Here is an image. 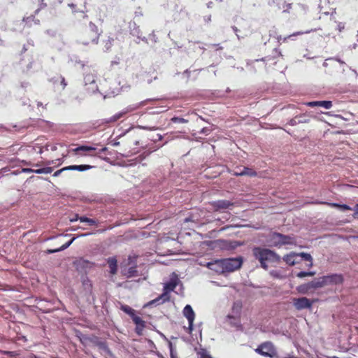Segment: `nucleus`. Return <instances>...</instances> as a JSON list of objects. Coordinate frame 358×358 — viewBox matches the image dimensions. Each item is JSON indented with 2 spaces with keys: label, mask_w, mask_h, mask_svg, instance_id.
<instances>
[{
  "label": "nucleus",
  "mask_w": 358,
  "mask_h": 358,
  "mask_svg": "<svg viewBox=\"0 0 358 358\" xmlns=\"http://www.w3.org/2000/svg\"><path fill=\"white\" fill-rule=\"evenodd\" d=\"M79 218H80V217H79L78 215H75L72 218L70 219V222H76L79 220Z\"/></svg>",
  "instance_id": "4c0bfd02"
},
{
  "label": "nucleus",
  "mask_w": 358,
  "mask_h": 358,
  "mask_svg": "<svg viewBox=\"0 0 358 358\" xmlns=\"http://www.w3.org/2000/svg\"><path fill=\"white\" fill-rule=\"evenodd\" d=\"M298 255H299V257H301L304 260L310 262V264H308L309 267H311L313 266V258L310 254L305 253V252H301V253H299Z\"/></svg>",
  "instance_id": "a878e982"
},
{
  "label": "nucleus",
  "mask_w": 358,
  "mask_h": 358,
  "mask_svg": "<svg viewBox=\"0 0 358 358\" xmlns=\"http://www.w3.org/2000/svg\"><path fill=\"white\" fill-rule=\"evenodd\" d=\"M96 148L93 146L81 145L73 150L76 155L79 156H94L91 152L95 151Z\"/></svg>",
  "instance_id": "9b49d317"
},
{
  "label": "nucleus",
  "mask_w": 358,
  "mask_h": 358,
  "mask_svg": "<svg viewBox=\"0 0 358 358\" xmlns=\"http://www.w3.org/2000/svg\"><path fill=\"white\" fill-rule=\"evenodd\" d=\"M60 85L62 86V89L64 90L66 86V83L64 78H61Z\"/></svg>",
  "instance_id": "e433bc0d"
},
{
  "label": "nucleus",
  "mask_w": 358,
  "mask_h": 358,
  "mask_svg": "<svg viewBox=\"0 0 358 358\" xmlns=\"http://www.w3.org/2000/svg\"><path fill=\"white\" fill-rule=\"evenodd\" d=\"M172 120L174 122H187V120H185V119H183V118H178V117L172 118Z\"/></svg>",
  "instance_id": "f704fd0d"
},
{
  "label": "nucleus",
  "mask_w": 358,
  "mask_h": 358,
  "mask_svg": "<svg viewBox=\"0 0 358 358\" xmlns=\"http://www.w3.org/2000/svg\"><path fill=\"white\" fill-rule=\"evenodd\" d=\"M205 266L217 273H224L222 259L207 262Z\"/></svg>",
  "instance_id": "f8f14e48"
},
{
  "label": "nucleus",
  "mask_w": 358,
  "mask_h": 358,
  "mask_svg": "<svg viewBox=\"0 0 358 358\" xmlns=\"http://www.w3.org/2000/svg\"><path fill=\"white\" fill-rule=\"evenodd\" d=\"M336 117H341V115H336Z\"/></svg>",
  "instance_id": "4d7b16f0"
},
{
  "label": "nucleus",
  "mask_w": 358,
  "mask_h": 358,
  "mask_svg": "<svg viewBox=\"0 0 358 358\" xmlns=\"http://www.w3.org/2000/svg\"><path fill=\"white\" fill-rule=\"evenodd\" d=\"M122 310L125 313H128L130 315L133 316L134 315V310L131 308H130L129 306H123L122 307Z\"/></svg>",
  "instance_id": "473e14b6"
},
{
  "label": "nucleus",
  "mask_w": 358,
  "mask_h": 358,
  "mask_svg": "<svg viewBox=\"0 0 358 358\" xmlns=\"http://www.w3.org/2000/svg\"><path fill=\"white\" fill-rule=\"evenodd\" d=\"M321 287L327 285H339L343 282V278L341 275L333 274L330 275L324 276L318 279Z\"/></svg>",
  "instance_id": "0eeeda50"
},
{
  "label": "nucleus",
  "mask_w": 358,
  "mask_h": 358,
  "mask_svg": "<svg viewBox=\"0 0 358 358\" xmlns=\"http://www.w3.org/2000/svg\"><path fill=\"white\" fill-rule=\"evenodd\" d=\"M66 170H67V169H65V167H64V168H63V169H60V170H58V171H55V172L54 173L53 176H54V177H57V176H59L60 175V173H61L62 171H66Z\"/></svg>",
  "instance_id": "c9c22d12"
},
{
  "label": "nucleus",
  "mask_w": 358,
  "mask_h": 358,
  "mask_svg": "<svg viewBox=\"0 0 358 358\" xmlns=\"http://www.w3.org/2000/svg\"><path fill=\"white\" fill-rule=\"evenodd\" d=\"M32 149L39 153V154H42L43 153V147L41 145V143H36L34 144V145H32Z\"/></svg>",
  "instance_id": "c756f323"
},
{
  "label": "nucleus",
  "mask_w": 358,
  "mask_h": 358,
  "mask_svg": "<svg viewBox=\"0 0 358 358\" xmlns=\"http://www.w3.org/2000/svg\"><path fill=\"white\" fill-rule=\"evenodd\" d=\"M255 351L264 357L272 358L277 356L276 349L271 342H265L261 344Z\"/></svg>",
  "instance_id": "423d86ee"
},
{
  "label": "nucleus",
  "mask_w": 358,
  "mask_h": 358,
  "mask_svg": "<svg viewBox=\"0 0 358 358\" xmlns=\"http://www.w3.org/2000/svg\"><path fill=\"white\" fill-rule=\"evenodd\" d=\"M106 150H107V148L104 147L99 150V152H106Z\"/></svg>",
  "instance_id": "37998d69"
},
{
  "label": "nucleus",
  "mask_w": 358,
  "mask_h": 358,
  "mask_svg": "<svg viewBox=\"0 0 358 358\" xmlns=\"http://www.w3.org/2000/svg\"><path fill=\"white\" fill-rule=\"evenodd\" d=\"M293 305L298 310L310 308L313 302L306 297L294 298L292 299Z\"/></svg>",
  "instance_id": "6e6552de"
},
{
  "label": "nucleus",
  "mask_w": 358,
  "mask_h": 358,
  "mask_svg": "<svg viewBox=\"0 0 358 358\" xmlns=\"http://www.w3.org/2000/svg\"><path fill=\"white\" fill-rule=\"evenodd\" d=\"M123 273L127 278L135 276L137 273L136 265L130 266L127 271H124Z\"/></svg>",
  "instance_id": "5701e85b"
},
{
  "label": "nucleus",
  "mask_w": 358,
  "mask_h": 358,
  "mask_svg": "<svg viewBox=\"0 0 358 358\" xmlns=\"http://www.w3.org/2000/svg\"><path fill=\"white\" fill-rule=\"evenodd\" d=\"M242 309V303L241 301H236L234 303L231 310V313L228 315L229 318H238L239 317Z\"/></svg>",
  "instance_id": "dca6fc26"
},
{
  "label": "nucleus",
  "mask_w": 358,
  "mask_h": 358,
  "mask_svg": "<svg viewBox=\"0 0 358 358\" xmlns=\"http://www.w3.org/2000/svg\"><path fill=\"white\" fill-rule=\"evenodd\" d=\"M303 34V32H297V33L294 34L293 35L289 36V38L291 37L292 36H296V35H300V34Z\"/></svg>",
  "instance_id": "c03bdc74"
},
{
  "label": "nucleus",
  "mask_w": 358,
  "mask_h": 358,
  "mask_svg": "<svg viewBox=\"0 0 358 358\" xmlns=\"http://www.w3.org/2000/svg\"><path fill=\"white\" fill-rule=\"evenodd\" d=\"M355 214H358V204H357L354 208Z\"/></svg>",
  "instance_id": "79ce46f5"
},
{
  "label": "nucleus",
  "mask_w": 358,
  "mask_h": 358,
  "mask_svg": "<svg viewBox=\"0 0 358 358\" xmlns=\"http://www.w3.org/2000/svg\"><path fill=\"white\" fill-rule=\"evenodd\" d=\"M120 117H121L120 114L117 115H115V116L113 117L112 119H110V122H115L117 120H118ZM108 122H109V121H108Z\"/></svg>",
  "instance_id": "58836bf2"
},
{
  "label": "nucleus",
  "mask_w": 358,
  "mask_h": 358,
  "mask_svg": "<svg viewBox=\"0 0 358 358\" xmlns=\"http://www.w3.org/2000/svg\"><path fill=\"white\" fill-rule=\"evenodd\" d=\"M132 319L134 323L137 325L136 330L138 334H140V331H141L144 327V322L140 317L134 315L132 316Z\"/></svg>",
  "instance_id": "412c9836"
},
{
  "label": "nucleus",
  "mask_w": 358,
  "mask_h": 358,
  "mask_svg": "<svg viewBox=\"0 0 358 358\" xmlns=\"http://www.w3.org/2000/svg\"><path fill=\"white\" fill-rule=\"evenodd\" d=\"M342 28H344V26H342V27L339 26V29H341Z\"/></svg>",
  "instance_id": "5fc2aeb1"
},
{
  "label": "nucleus",
  "mask_w": 358,
  "mask_h": 358,
  "mask_svg": "<svg viewBox=\"0 0 358 358\" xmlns=\"http://www.w3.org/2000/svg\"><path fill=\"white\" fill-rule=\"evenodd\" d=\"M87 234H83L82 236H86Z\"/></svg>",
  "instance_id": "6e6d98bb"
},
{
  "label": "nucleus",
  "mask_w": 358,
  "mask_h": 358,
  "mask_svg": "<svg viewBox=\"0 0 358 358\" xmlns=\"http://www.w3.org/2000/svg\"><path fill=\"white\" fill-rule=\"evenodd\" d=\"M45 164H46L47 165H52V164H55V162H54V161H53V160H51V161H48V162H45Z\"/></svg>",
  "instance_id": "a19ab883"
},
{
  "label": "nucleus",
  "mask_w": 358,
  "mask_h": 358,
  "mask_svg": "<svg viewBox=\"0 0 358 358\" xmlns=\"http://www.w3.org/2000/svg\"><path fill=\"white\" fill-rule=\"evenodd\" d=\"M252 254L255 258L260 263L261 267L267 270L271 266H275L281 261V257L274 251L255 247L252 250Z\"/></svg>",
  "instance_id": "f257e3e1"
},
{
  "label": "nucleus",
  "mask_w": 358,
  "mask_h": 358,
  "mask_svg": "<svg viewBox=\"0 0 358 358\" xmlns=\"http://www.w3.org/2000/svg\"><path fill=\"white\" fill-rule=\"evenodd\" d=\"M271 277L277 279H284L286 275L280 270H272L269 272Z\"/></svg>",
  "instance_id": "4be33fe9"
},
{
  "label": "nucleus",
  "mask_w": 358,
  "mask_h": 358,
  "mask_svg": "<svg viewBox=\"0 0 358 358\" xmlns=\"http://www.w3.org/2000/svg\"><path fill=\"white\" fill-rule=\"evenodd\" d=\"M34 170L35 169H23L22 171L24 173H34Z\"/></svg>",
  "instance_id": "ea45409f"
},
{
  "label": "nucleus",
  "mask_w": 358,
  "mask_h": 358,
  "mask_svg": "<svg viewBox=\"0 0 358 358\" xmlns=\"http://www.w3.org/2000/svg\"><path fill=\"white\" fill-rule=\"evenodd\" d=\"M236 176H256V172L248 167H243L240 171H236L234 173Z\"/></svg>",
  "instance_id": "aec40b11"
},
{
  "label": "nucleus",
  "mask_w": 358,
  "mask_h": 358,
  "mask_svg": "<svg viewBox=\"0 0 358 358\" xmlns=\"http://www.w3.org/2000/svg\"><path fill=\"white\" fill-rule=\"evenodd\" d=\"M299 257V255L295 252H291L289 255H287L283 257V260L289 265L294 266L297 263L296 258Z\"/></svg>",
  "instance_id": "a211bd4d"
},
{
  "label": "nucleus",
  "mask_w": 358,
  "mask_h": 358,
  "mask_svg": "<svg viewBox=\"0 0 358 358\" xmlns=\"http://www.w3.org/2000/svg\"><path fill=\"white\" fill-rule=\"evenodd\" d=\"M73 240H74V238L71 239L70 241H69L68 243H66L64 245H63L60 248L56 249V250H51V251H50V252H51V253L56 252L62 251L63 250L66 249L73 243Z\"/></svg>",
  "instance_id": "c85d7f7f"
},
{
  "label": "nucleus",
  "mask_w": 358,
  "mask_h": 358,
  "mask_svg": "<svg viewBox=\"0 0 358 358\" xmlns=\"http://www.w3.org/2000/svg\"><path fill=\"white\" fill-rule=\"evenodd\" d=\"M321 287L318 279L316 280L311 281L308 283L299 285L296 287V290L299 293L302 294H307L311 289Z\"/></svg>",
  "instance_id": "9d476101"
},
{
  "label": "nucleus",
  "mask_w": 358,
  "mask_h": 358,
  "mask_svg": "<svg viewBox=\"0 0 358 358\" xmlns=\"http://www.w3.org/2000/svg\"><path fill=\"white\" fill-rule=\"evenodd\" d=\"M51 150H52V151H55V150H57V147H56L55 145H54V146H52V147L51 148Z\"/></svg>",
  "instance_id": "a18cd8bd"
},
{
  "label": "nucleus",
  "mask_w": 358,
  "mask_h": 358,
  "mask_svg": "<svg viewBox=\"0 0 358 358\" xmlns=\"http://www.w3.org/2000/svg\"><path fill=\"white\" fill-rule=\"evenodd\" d=\"M271 246L281 247L284 245H291L295 243L293 237L285 236L280 233H273L271 234L268 240Z\"/></svg>",
  "instance_id": "20e7f679"
},
{
  "label": "nucleus",
  "mask_w": 358,
  "mask_h": 358,
  "mask_svg": "<svg viewBox=\"0 0 358 358\" xmlns=\"http://www.w3.org/2000/svg\"><path fill=\"white\" fill-rule=\"evenodd\" d=\"M92 167L93 166L90 165H72L65 167V169L85 171L91 169Z\"/></svg>",
  "instance_id": "6ab92c4d"
},
{
  "label": "nucleus",
  "mask_w": 358,
  "mask_h": 358,
  "mask_svg": "<svg viewBox=\"0 0 358 358\" xmlns=\"http://www.w3.org/2000/svg\"><path fill=\"white\" fill-rule=\"evenodd\" d=\"M103 348L106 351H108L107 348H106L105 345H103Z\"/></svg>",
  "instance_id": "09e8293b"
},
{
  "label": "nucleus",
  "mask_w": 358,
  "mask_h": 358,
  "mask_svg": "<svg viewBox=\"0 0 358 358\" xmlns=\"http://www.w3.org/2000/svg\"><path fill=\"white\" fill-rule=\"evenodd\" d=\"M304 104L312 108L321 107L325 109H330L332 106V102L330 101H311Z\"/></svg>",
  "instance_id": "2eb2a0df"
},
{
  "label": "nucleus",
  "mask_w": 358,
  "mask_h": 358,
  "mask_svg": "<svg viewBox=\"0 0 358 358\" xmlns=\"http://www.w3.org/2000/svg\"><path fill=\"white\" fill-rule=\"evenodd\" d=\"M286 6L287 7L285 10H287L288 9V8L289 7V4H287L286 5Z\"/></svg>",
  "instance_id": "3c124183"
},
{
  "label": "nucleus",
  "mask_w": 358,
  "mask_h": 358,
  "mask_svg": "<svg viewBox=\"0 0 358 358\" xmlns=\"http://www.w3.org/2000/svg\"><path fill=\"white\" fill-rule=\"evenodd\" d=\"M342 28H344V26H342V27L339 26V29H341Z\"/></svg>",
  "instance_id": "603ef678"
},
{
  "label": "nucleus",
  "mask_w": 358,
  "mask_h": 358,
  "mask_svg": "<svg viewBox=\"0 0 358 358\" xmlns=\"http://www.w3.org/2000/svg\"><path fill=\"white\" fill-rule=\"evenodd\" d=\"M146 103V101H142V102H140L137 104H134L133 105L131 108H130V110H138V109H141L142 108V106L145 105Z\"/></svg>",
  "instance_id": "2f4dec72"
},
{
  "label": "nucleus",
  "mask_w": 358,
  "mask_h": 358,
  "mask_svg": "<svg viewBox=\"0 0 358 358\" xmlns=\"http://www.w3.org/2000/svg\"><path fill=\"white\" fill-rule=\"evenodd\" d=\"M177 285V279H171L169 282L166 283L164 287V292L159 296L156 298L154 300L150 301L145 306H148L150 305H159L160 303H163L165 301H169V294L173 291Z\"/></svg>",
  "instance_id": "7ed1b4c3"
},
{
  "label": "nucleus",
  "mask_w": 358,
  "mask_h": 358,
  "mask_svg": "<svg viewBox=\"0 0 358 358\" xmlns=\"http://www.w3.org/2000/svg\"><path fill=\"white\" fill-rule=\"evenodd\" d=\"M199 355L200 356V358H212L211 356L208 353V352L203 349H201L199 352Z\"/></svg>",
  "instance_id": "7c9ffc66"
},
{
  "label": "nucleus",
  "mask_w": 358,
  "mask_h": 358,
  "mask_svg": "<svg viewBox=\"0 0 358 358\" xmlns=\"http://www.w3.org/2000/svg\"><path fill=\"white\" fill-rule=\"evenodd\" d=\"M79 220L81 222H87L90 225H94L96 224V222L95 220H93V219H90V218H87L86 217H80V218H79Z\"/></svg>",
  "instance_id": "cd10ccee"
},
{
  "label": "nucleus",
  "mask_w": 358,
  "mask_h": 358,
  "mask_svg": "<svg viewBox=\"0 0 358 358\" xmlns=\"http://www.w3.org/2000/svg\"><path fill=\"white\" fill-rule=\"evenodd\" d=\"M122 91L120 82L118 80H110L109 82L105 81L101 85L100 92L103 95V97H112L119 94Z\"/></svg>",
  "instance_id": "f03ea898"
},
{
  "label": "nucleus",
  "mask_w": 358,
  "mask_h": 358,
  "mask_svg": "<svg viewBox=\"0 0 358 358\" xmlns=\"http://www.w3.org/2000/svg\"><path fill=\"white\" fill-rule=\"evenodd\" d=\"M87 90L89 92H94L99 90L98 86L95 84V77L92 73L86 74L84 78Z\"/></svg>",
  "instance_id": "ddd939ff"
},
{
  "label": "nucleus",
  "mask_w": 358,
  "mask_h": 358,
  "mask_svg": "<svg viewBox=\"0 0 358 358\" xmlns=\"http://www.w3.org/2000/svg\"><path fill=\"white\" fill-rule=\"evenodd\" d=\"M171 358H176V356L173 355V353L172 351H171Z\"/></svg>",
  "instance_id": "49530a36"
},
{
  "label": "nucleus",
  "mask_w": 358,
  "mask_h": 358,
  "mask_svg": "<svg viewBox=\"0 0 358 358\" xmlns=\"http://www.w3.org/2000/svg\"><path fill=\"white\" fill-rule=\"evenodd\" d=\"M183 315L187 318L189 323V332L193 330V323L195 318V313L190 305H186L182 310Z\"/></svg>",
  "instance_id": "1a4fd4ad"
},
{
  "label": "nucleus",
  "mask_w": 358,
  "mask_h": 358,
  "mask_svg": "<svg viewBox=\"0 0 358 358\" xmlns=\"http://www.w3.org/2000/svg\"><path fill=\"white\" fill-rule=\"evenodd\" d=\"M342 28H344V26H342V27L339 26V29H341Z\"/></svg>",
  "instance_id": "864d4df0"
},
{
  "label": "nucleus",
  "mask_w": 358,
  "mask_h": 358,
  "mask_svg": "<svg viewBox=\"0 0 358 358\" xmlns=\"http://www.w3.org/2000/svg\"><path fill=\"white\" fill-rule=\"evenodd\" d=\"M48 147H49V146H48V145H46L45 146V150H48Z\"/></svg>",
  "instance_id": "8fccbe9b"
},
{
  "label": "nucleus",
  "mask_w": 358,
  "mask_h": 358,
  "mask_svg": "<svg viewBox=\"0 0 358 358\" xmlns=\"http://www.w3.org/2000/svg\"><path fill=\"white\" fill-rule=\"evenodd\" d=\"M326 203L330 206L336 207L343 211L351 210V208L345 204L341 205V204H338V203Z\"/></svg>",
  "instance_id": "393cba45"
},
{
  "label": "nucleus",
  "mask_w": 358,
  "mask_h": 358,
  "mask_svg": "<svg viewBox=\"0 0 358 358\" xmlns=\"http://www.w3.org/2000/svg\"><path fill=\"white\" fill-rule=\"evenodd\" d=\"M119 144H120V143H119V142H115V143H113V145H114V146H117V145H118Z\"/></svg>",
  "instance_id": "de8ad7c7"
},
{
  "label": "nucleus",
  "mask_w": 358,
  "mask_h": 358,
  "mask_svg": "<svg viewBox=\"0 0 358 358\" xmlns=\"http://www.w3.org/2000/svg\"><path fill=\"white\" fill-rule=\"evenodd\" d=\"M53 169L52 167L48 166L45 168L35 169L34 173L37 174H49L51 173Z\"/></svg>",
  "instance_id": "b1692460"
},
{
  "label": "nucleus",
  "mask_w": 358,
  "mask_h": 358,
  "mask_svg": "<svg viewBox=\"0 0 358 358\" xmlns=\"http://www.w3.org/2000/svg\"><path fill=\"white\" fill-rule=\"evenodd\" d=\"M315 274V272H314V271H309V272L301 271L297 273L296 276L300 278H305L307 276H313Z\"/></svg>",
  "instance_id": "bb28decb"
},
{
  "label": "nucleus",
  "mask_w": 358,
  "mask_h": 358,
  "mask_svg": "<svg viewBox=\"0 0 358 358\" xmlns=\"http://www.w3.org/2000/svg\"><path fill=\"white\" fill-rule=\"evenodd\" d=\"M305 122V120L302 119L301 116H299V117H296L294 119L291 120V124L294 125L298 122Z\"/></svg>",
  "instance_id": "72a5a7b5"
},
{
  "label": "nucleus",
  "mask_w": 358,
  "mask_h": 358,
  "mask_svg": "<svg viewBox=\"0 0 358 358\" xmlns=\"http://www.w3.org/2000/svg\"><path fill=\"white\" fill-rule=\"evenodd\" d=\"M224 273L233 272L238 269L243 263L241 257L222 259Z\"/></svg>",
  "instance_id": "39448f33"
},
{
  "label": "nucleus",
  "mask_w": 358,
  "mask_h": 358,
  "mask_svg": "<svg viewBox=\"0 0 358 358\" xmlns=\"http://www.w3.org/2000/svg\"><path fill=\"white\" fill-rule=\"evenodd\" d=\"M215 210H222L229 208L234 203L228 200H218L210 203Z\"/></svg>",
  "instance_id": "4468645a"
},
{
  "label": "nucleus",
  "mask_w": 358,
  "mask_h": 358,
  "mask_svg": "<svg viewBox=\"0 0 358 358\" xmlns=\"http://www.w3.org/2000/svg\"><path fill=\"white\" fill-rule=\"evenodd\" d=\"M107 263L110 268V273L113 275L116 274L117 271V260L115 257H111L107 259Z\"/></svg>",
  "instance_id": "f3484780"
}]
</instances>
